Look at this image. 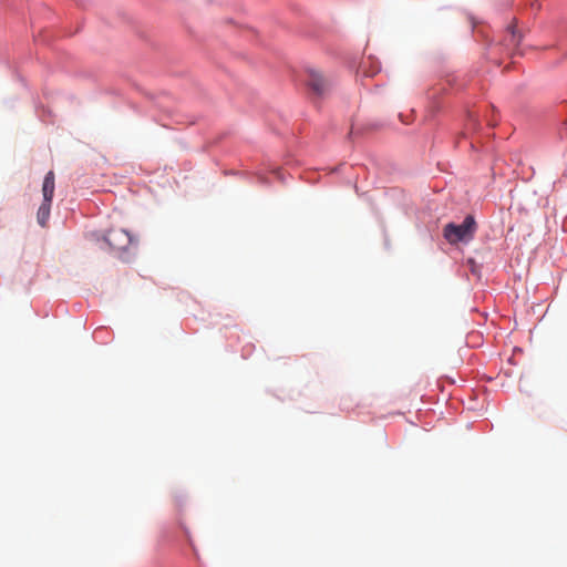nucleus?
Here are the masks:
<instances>
[{
  "label": "nucleus",
  "mask_w": 567,
  "mask_h": 567,
  "mask_svg": "<svg viewBox=\"0 0 567 567\" xmlns=\"http://www.w3.org/2000/svg\"><path fill=\"white\" fill-rule=\"evenodd\" d=\"M104 241L112 250L122 254L133 245V237L124 229H111L104 236Z\"/></svg>",
  "instance_id": "7ed1b4c3"
},
{
  "label": "nucleus",
  "mask_w": 567,
  "mask_h": 567,
  "mask_svg": "<svg viewBox=\"0 0 567 567\" xmlns=\"http://www.w3.org/2000/svg\"><path fill=\"white\" fill-rule=\"evenodd\" d=\"M307 83L312 92L318 96L323 95L329 87L328 80L319 71L316 70H309Z\"/></svg>",
  "instance_id": "20e7f679"
},
{
  "label": "nucleus",
  "mask_w": 567,
  "mask_h": 567,
  "mask_svg": "<svg viewBox=\"0 0 567 567\" xmlns=\"http://www.w3.org/2000/svg\"><path fill=\"white\" fill-rule=\"evenodd\" d=\"M55 189V176L52 171L48 172L43 179L42 194L43 203L38 209V223L44 227L50 216V208Z\"/></svg>",
  "instance_id": "f03ea898"
},
{
  "label": "nucleus",
  "mask_w": 567,
  "mask_h": 567,
  "mask_svg": "<svg viewBox=\"0 0 567 567\" xmlns=\"http://www.w3.org/2000/svg\"><path fill=\"white\" fill-rule=\"evenodd\" d=\"M476 221L472 215H467L463 223L456 225L450 223L444 227V237L450 244L458 241H468L474 237L476 231Z\"/></svg>",
  "instance_id": "f257e3e1"
},
{
  "label": "nucleus",
  "mask_w": 567,
  "mask_h": 567,
  "mask_svg": "<svg viewBox=\"0 0 567 567\" xmlns=\"http://www.w3.org/2000/svg\"><path fill=\"white\" fill-rule=\"evenodd\" d=\"M508 30H509V34H508V38L506 39V41L508 42V44H511L513 47H517L520 43L522 35L517 33V31L514 27H511Z\"/></svg>",
  "instance_id": "39448f33"
}]
</instances>
